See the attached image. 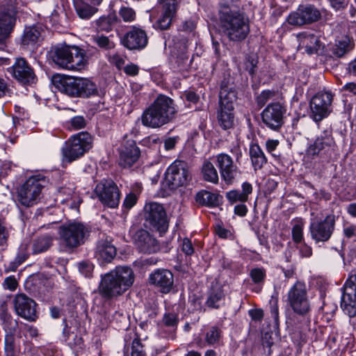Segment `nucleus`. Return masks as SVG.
<instances>
[{
    "label": "nucleus",
    "instance_id": "nucleus-1",
    "mask_svg": "<svg viewBox=\"0 0 356 356\" xmlns=\"http://www.w3.org/2000/svg\"><path fill=\"white\" fill-rule=\"evenodd\" d=\"M219 30L229 41L241 42L250 33V22L243 12L222 3L218 10Z\"/></svg>",
    "mask_w": 356,
    "mask_h": 356
},
{
    "label": "nucleus",
    "instance_id": "nucleus-2",
    "mask_svg": "<svg viewBox=\"0 0 356 356\" xmlns=\"http://www.w3.org/2000/svg\"><path fill=\"white\" fill-rule=\"evenodd\" d=\"M135 275L131 268L118 266L102 276L99 286V294L107 299L115 298L124 294L133 285Z\"/></svg>",
    "mask_w": 356,
    "mask_h": 356
},
{
    "label": "nucleus",
    "instance_id": "nucleus-3",
    "mask_svg": "<svg viewBox=\"0 0 356 356\" xmlns=\"http://www.w3.org/2000/svg\"><path fill=\"white\" fill-rule=\"evenodd\" d=\"M177 113L174 101L164 95H159L143 111L141 122L149 128H159L172 121Z\"/></svg>",
    "mask_w": 356,
    "mask_h": 356
},
{
    "label": "nucleus",
    "instance_id": "nucleus-4",
    "mask_svg": "<svg viewBox=\"0 0 356 356\" xmlns=\"http://www.w3.org/2000/svg\"><path fill=\"white\" fill-rule=\"evenodd\" d=\"M52 60L60 67L81 70L87 63L86 52L77 46H56L51 50Z\"/></svg>",
    "mask_w": 356,
    "mask_h": 356
},
{
    "label": "nucleus",
    "instance_id": "nucleus-5",
    "mask_svg": "<svg viewBox=\"0 0 356 356\" xmlns=\"http://www.w3.org/2000/svg\"><path fill=\"white\" fill-rule=\"evenodd\" d=\"M54 83L58 90L70 97H90L98 94L97 85L88 78L58 77Z\"/></svg>",
    "mask_w": 356,
    "mask_h": 356
},
{
    "label": "nucleus",
    "instance_id": "nucleus-6",
    "mask_svg": "<svg viewBox=\"0 0 356 356\" xmlns=\"http://www.w3.org/2000/svg\"><path fill=\"white\" fill-rule=\"evenodd\" d=\"M48 182V179L41 174L29 177L17 190V202L26 207L38 204L41 200L42 190Z\"/></svg>",
    "mask_w": 356,
    "mask_h": 356
},
{
    "label": "nucleus",
    "instance_id": "nucleus-7",
    "mask_svg": "<svg viewBox=\"0 0 356 356\" xmlns=\"http://www.w3.org/2000/svg\"><path fill=\"white\" fill-rule=\"evenodd\" d=\"M231 152L235 158V161L226 153H220L214 156L221 178L227 184H233L237 175L241 174L237 164L241 163L242 159L241 149L238 145H236L231 149Z\"/></svg>",
    "mask_w": 356,
    "mask_h": 356
},
{
    "label": "nucleus",
    "instance_id": "nucleus-8",
    "mask_svg": "<svg viewBox=\"0 0 356 356\" xmlns=\"http://www.w3.org/2000/svg\"><path fill=\"white\" fill-rule=\"evenodd\" d=\"M92 146V138L88 132H80L72 136L62 147L63 159L71 163L81 156Z\"/></svg>",
    "mask_w": 356,
    "mask_h": 356
},
{
    "label": "nucleus",
    "instance_id": "nucleus-9",
    "mask_svg": "<svg viewBox=\"0 0 356 356\" xmlns=\"http://www.w3.org/2000/svg\"><path fill=\"white\" fill-rule=\"evenodd\" d=\"M287 302L291 309L298 315L305 316L311 310L306 285L301 282H296L289 290Z\"/></svg>",
    "mask_w": 356,
    "mask_h": 356
},
{
    "label": "nucleus",
    "instance_id": "nucleus-10",
    "mask_svg": "<svg viewBox=\"0 0 356 356\" xmlns=\"http://www.w3.org/2000/svg\"><path fill=\"white\" fill-rule=\"evenodd\" d=\"M88 233V227L80 222H71L59 227L58 234L65 247L72 249L83 244Z\"/></svg>",
    "mask_w": 356,
    "mask_h": 356
},
{
    "label": "nucleus",
    "instance_id": "nucleus-11",
    "mask_svg": "<svg viewBox=\"0 0 356 356\" xmlns=\"http://www.w3.org/2000/svg\"><path fill=\"white\" fill-rule=\"evenodd\" d=\"M144 209L146 221L159 233H165L168 228V222L163 205L154 202H149Z\"/></svg>",
    "mask_w": 356,
    "mask_h": 356
},
{
    "label": "nucleus",
    "instance_id": "nucleus-12",
    "mask_svg": "<svg viewBox=\"0 0 356 356\" xmlns=\"http://www.w3.org/2000/svg\"><path fill=\"white\" fill-rule=\"evenodd\" d=\"M335 227V217L327 215L323 220H313L309 225L312 238L316 242H326L333 234Z\"/></svg>",
    "mask_w": 356,
    "mask_h": 356
},
{
    "label": "nucleus",
    "instance_id": "nucleus-13",
    "mask_svg": "<svg viewBox=\"0 0 356 356\" xmlns=\"http://www.w3.org/2000/svg\"><path fill=\"white\" fill-rule=\"evenodd\" d=\"M95 193L99 200L108 207L115 208L120 203V191L112 180H104L97 184Z\"/></svg>",
    "mask_w": 356,
    "mask_h": 356
},
{
    "label": "nucleus",
    "instance_id": "nucleus-14",
    "mask_svg": "<svg viewBox=\"0 0 356 356\" xmlns=\"http://www.w3.org/2000/svg\"><path fill=\"white\" fill-rule=\"evenodd\" d=\"M321 16L320 11L314 6L300 5L296 11L289 15L287 21L291 25L302 26L318 21Z\"/></svg>",
    "mask_w": 356,
    "mask_h": 356
},
{
    "label": "nucleus",
    "instance_id": "nucleus-15",
    "mask_svg": "<svg viewBox=\"0 0 356 356\" xmlns=\"http://www.w3.org/2000/svg\"><path fill=\"white\" fill-rule=\"evenodd\" d=\"M341 307L350 317L356 315V274H351L343 287Z\"/></svg>",
    "mask_w": 356,
    "mask_h": 356
},
{
    "label": "nucleus",
    "instance_id": "nucleus-16",
    "mask_svg": "<svg viewBox=\"0 0 356 356\" xmlns=\"http://www.w3.org/2000/svg\"><path fill=\"white\" fill-rule=\"evenodd\" d=\"M7 70L15 79L24 85L32 84L37 79L32 67L22 57L16 58L13 65Z\"/></svg>",
    "mask_w": 356,
    "mask_h": 356
},
{
    "label": "nucleus",
    "instance_id": "nucleus-17",
    "mask_svg": "<svg viewBox=\"0 0 356 356\" xmlns=\"http://www.w3.org/2000/svg\"><path fill=\"white\" fill-rule=\"evenodd\" d=\"M333 96L330 92H319L314 95L310 102L312 118L319 122L328 115Z\"/></svg>",
    "mask_w": 356,
    "mask_h": 356
},
{
    "label": "nucleus",
    "instance_id": "nucleus-18",
    "mask_svg": "<svg viewBox=\"0 0 356 356\" xmlns=\"http://www.w3.org/2000/svg\"><path fill=\"white\" fill-rule=\"evenodd\" d=\"M166 181L171 189L184 185L188 180V165L182 161H174L167 169Z\"/></svg>",
    "mask_w": 356,
    "mask_h": 356
},
{
    "label": "nucleus",
    "instance_id": "nucleus-19",
    "mask_svg": "<svg viewBox=\"0 0 356 356\" xmlns=\"http://www.w3.org/2000/svg\"><path fill=\"white\" fill-rule=\"evenodd\" d=\"M121 42L129 50L140 51L147 46L148 37L145 30L133 26L123 35Z\"/></svg>",
    "mask_w": 356,
    "mask_h": 356
},
{
    "label": "nucleus",
    "instance_id": "nucleus-20",
    "mask_svg": "<svg viewBox=\"0 0 356 356\" xmlns=\"http://www.w3.org/2000/svg\"><path fill=\"white\" fill-rule=\"evenodd\" d=\"M284 108L280 103H273L261 113V119L266 127L273 130L279 129L283 124Z\"/></svg>",
    "mask_w": 356,
    "mask_h": 356
},
{
    "label": "nucleus",
    "instance_id": "nucleus-21",
    "mask_svg": "<svg viewBox=\"0 0 356 356\" xmlns=\"http://www.w3.org/2000/svg\"><path fill=\"white\" fill-rule=\"evenodd\" d=\"M35 302L24 293L17 294L14 299L15 309L17 315L29 321H35L37 318Z\"/></svg>",
    "mask_w": 356,
    "mask_h": 356
},
{
    "label": "nucleus",
    "instance_id": "nucleus-22",
    "mask_svg": "<svg viewBox=\"0 0 356 356\" xmlns=\"http://www.w3.org/2000/svg\"><path fill=\"white\" fill-rule=\"evenodd\" d=\"M151 285L159 289L163 293H169L172 289L173 274L169 270L159 268L149 274L148 278Z\"/></svg>",
    "mask_w": 356,
    "mask_h": 356
},
{
    "label": "nucleus",
    "instance_id": "nucleus-23",
    "mask_svg": "<svg viewBox=\"0 0 356 356\" xmlns=\"http://www.w3.org/2000/svg\"><path fill=\"white\" fill-rule=\"evenodd\" d=\"M161 7V15L156 21L154 26L159 30H167L175 18L178 7L179 1L168 0L165 3H158Z\"/></svg>",
    "mask_w": 356,
    "mask_h": 356
},
{
    "label": "nucleus",
    "instance_id": "nucleus-24",
    "mask_svg": "<svg viewBox=\"0 0 356 356\" xmlns=\"http://www.w3.org/2000/svg\"><path fill=\"white\" fill-rule=\"evenodd\" d=\"M16 11L13 6L0 8V41L6 39L15 24Z\"/></svg>",
    "mask_w": 356,
    "mask_h": 356
},
{
    "label": "nucleus",
    "instance_id": "nucleus-25",
    "mask_svg": "<svg viewBox=\"0 0 356 356\" xmlns=\"http://www.w3.org/2000/svg\"><path fill=\"white\" fill-rule=\"evenodd\" d=\"M134 241L139 250L144 253H155L160 250L157 240L146 230H138L135 234Z\"/></svg>",
    "mask_w": 356,
    "mask_h": 356
},
{
    "label": "nucleus",
    "instance_id": "nucleus-26",
    "mask_svg": "<svg viewBox=\"0 0 356 356\" xmlns=\"http://www.w3.org/2000/svg\"><path fill=\"white\" fill-rule=\"evenodd\" d=\"M298 39L299 49L303 50L309 55L316 54L322 47L319 36L314 33L309 31L300 33L298 35Z\"/></svg>",
    "mask_w": 356,
    "mask_h": 356
},
{
    "label": "nucleus",
    "instance_id": "nucleus-27",
    "mask_svg": "<svg viewBox=\"0 0 356 356\" xmlns=\"http://www.w3.org/2000/svg\"><path fill=\"white\" fill-rule=\"evenodd\" d=\"M334 145V140L330 130L321 132L314 143L307 148V154L312 156L318 155L323 150H327Z\"/></svg>",
    "mask_w": 356,
    "mask_h": 356
},
{
    "label": "nucleus",
    "instance_id": "nucleus-28",
    "mask_svg": "<svg viewBox=\"0 0 356 356\" xmlns=\"http://www.w3.org/2000/svg\"><path fill=\"white\" fill-rule=\"evenodd\" d=\"M140 155L139 148L134 141L131 140L128 146L122 147L120 154L119 163L123 168H129L138 159Z\"/></svg>",
    "mask_w": 356,
    "mask_h": 356
},
{
    "label": "nucleus",
    "instance_id": "nucleus-29",
    "mask_svg": "<svg viewBox=\"0 0 356 356\" xmlns=\"http://www.w3.org/2000/svg\"><path fill=\"white\" fill-rule=\"evenodd\" d=\"M117 253L115 247L107 240H99L97 242L95 257L99 261L109 263Z\"/></svg>",
    "mask_w": 356,
    "mask_h": 356
},
{
    "label": "nucleus",
    "instance_id": "nucleus-30",
    "mask_svg": "<svg viewBox=\"0 0 356 356\" xmlns=\"http://www.w3.org/2000/svg\"><path fill=\"white\" fill-rule=\"evenodd\" d=\"M44 33L43 26L40 24L26 27L22 36V44L34 46L40 42Z\"/></svg>",
    "mask_w": 356,
    "mask_h": 356
},
{
    "label": "nucleus",
    "instance_id": "nucleus-31",
    "mask_svg": "<svg viewBox=\"0 0 356 356\" xmlns=\"http://www.w3.org/2000/svg\"><path fill=\"white\" fill-rule=\"evenodd\" d=\"M242 190H232L226 193V198L231 204L237 202L244 203L248 200L249 195L252 193V186L249 182H244L241 186Z\"/></svg>",
    "mask_w": 356,
    "mask_h": 356
},
{
    "label": "nucleus",
    "instance_id": "nucleus-32",
    "mask_svg": "<svg viewBox=\"0 0 356 356\" xmlns=\"http://www.w3.org/2000/svg\"><path fill=\"white\" fill-rule=\"evenodd\" d=\"M237 96L236 91L228 86H221L219 94V106L218 108H226L227 110L234 109V104Z\"/></svg>",
    "mask_w": 356,
    "mask_h": 356
},
{
    "label": "nucleus",
    "instance_id": "nucleus-33",
    "mask_svg": "<svg viewBox=\"0 0 356 356\" xmlns=\"http://www.w3.org/2000/svg\"><path fill=\"white\" fill-rule=\"evenodd\" d=\"M354 48V42L348 35H343L336 40L332 47V54L337 57H342Z\"/></svg>",
    "mask_w": 356,
    "mask_h": 356
},
{
    "label": "nucleus",
    "instance_id": "nucleus-34",
    "mask_svg": "<svg viewBox=\"0 0 356 356\" xmlns=\"http://www.w3.org/2000/svg\"><path fill=\"white\" fill-rule=\"evenodd\" d=\"M76 13L79 18L89 19L98 11L97 6L88 3L83 0H76L74 3Z\"/></svg>",
    "mask_w": 356,
    "mask_h": 356
},
{
    "label": "nucleus",
    "instance_id": "nucleus-35",
    "mask_svg": "<svg viewBox=\"0 0 356 356\" xmlns=\"http://www.w3.org/2000/svg\"><path fill=\"white\" fill-rule=\"evenodd\" d=\"M250 157L254 170L261 169L267 162L266 157L263 150L257 143H252L250 145Z\"/></svg>",
    "mask_w": 356,
    "mask_h": 356
},
{
    "label": "nucleus",
    "instance_id": "nucleus-36",
    "mask_svg": "<svg viewBox=\"0 0 356 356\" xmlns=\"http://www.w3.org/2000/svg\"><path fill=\"white\" fill-rule=\"evenodd\" d=\"M195 200L201 205L214 207L220 204L222 196L207 191H202L197 193Z\"/></svg>",
    "mask_w": 356,
    "mask_h": 356
},
{
    "label": "nucleus",
    "instance_id": "nucleus-37",
    "mask_svg": "<svg viewBox=\"0 0 356 356\" xmlns=\"http://www.w3.org/2000/svg\"><path fill=\"white\" fill-rule=\"evenodd\" d=\"M217 119L219 125L225 130L232 129L234 125V109L227 110L218 108L217 111Z\"/></svg>",
    "mask_w": 356,
    "mask_h": 356
},
{
    "label": "nucleus",
    "instance_id": "nucleus-38",
    "mask_svg": "<svg viewBox=\"0 0 356 356\" xmlns=\"http://www.w3.org/2000/svg\"><path fill=\"white\" fill-rule=\"evenodd\" d=\"M54 236L47 234L35 238L32 243L33 252L39 254L47 251L52 245Z\"/></svg>",
    "mask_w": 356,
    "mask_h": 356
},
{
    "label": "nucleus",
    "instance_id": "nucleus-39",
    "mask_svg": "<svg viewBox=\"0 0 356 356\" xmlns=\"http://www.w3.org/2000/svg\"><path fill=\"white\" fill-rule=\"evenodd\" d=\"M225 294L220 288L213 289L209 293L206 305L212 309H218L224 305Z\"/></svg>",
    "mask_w": 356,
    "mask_h": 356
},
{
    "label": "nucleus",
    "instance_id": "nucleus-40",
    "mask_svg": "<svg viewBox=\"0 0 356 356\" xmlns=\"http://www.w3.org/2000/svg\"><path fill=\"white\" fill-rule=\"evenodd\" d=\"M118 22V17L115 13H111L106 16H102L95 22L98 29L104 31H110Z\"/></svg>",
    "mask_w": 356,
    "mask_h": 356
},
{
    "label": "nucleus",
    "instance_id": "nucleus-41",
    "mask_svg": "<svg viewBox=\"0 0 356 356\" xmlns=\"http://www.w3.org/2000/svg\"><path fill=\"white\" fill-rule=\"evenodd\" d=\"M202 173L205 181L213 184L218 182V172L211 162L209 161L204 162L202 167Z\"/></svg>",
    "mask_w": 356,
    "mask_h": 356
},
{
    "label": "nucleus",
    "instance_id": "nucleus-42",
    "mask_svg": "<svg viewBox=\"0 0 356 356\" xmlns=\"http://www.w3.org/2000/svg\"><path fill=\"white\" fill-rule=\"evenodd\" d=\"M63 337L65 341L72 349H80L83 345V339L76 333L68 332L66 328L63 330Z\"/></svg>",
    "mask_w": 356,
    "mask_h": 356
},
{
    "label": "nucleus",
    "instance_id": "nucleus-43",
    "mask_svg": "<svg viewBox=\"0 0 356 356\" xmlns=\"http://www.w3.org/2000/svg\"><path fill=\"white\" fill-rule=\"evenodd\" d=\"M221 337V329L216 325H213L210 327L209 330L207 331L205 334V341L209 346L218 344L220 343Z\"/></svg>",
    "mask_w": 356,
    "mask_h": 356
},
{
    "label": "nucleus",
    "instance_id": "nucleus-44",
    "mask_svg": "<svg viewBox=\"0 0 356 356\" xmlns=\"http://www.w3.org/2000/svg\"><path fill=\"white\" fill-rule=\"evenodd\" d=\"M91 40L94 44L105 50L111 49L115 47V43L108 37L102 34L93 35Z\"/></svg>",
    "mask_w": 356,
    "mask_h": 356
},
{
    "label": "nucleus",
    "instance_id": "nucleus-45",
    "mask_svg": "<svg viewBox=\"0 0 356 356\" xmlns=\"http://www.w3.org/2000/svg\"><path fill=\"white\" fill-rule=\"evenodd\" d=\"M250 277L255 284L263 283L266 277V270L262 268H255L250 270Z\"/></svg>",
    "mask_w": 356,
    "mask_h": 356
},
{
    "label": "nucleus",
    "instance_id": "nucleus-46",
    "mask_svg": "<svg viewBox=\"0 0 356 356\" xmlns=\"http://www.w3.org/2000/svg\"><path fill=\"white\" fill-rule=\"evenodd\" d=\"M131 356H147L144 346L138 339H135L131 343Z\"/></svg>",
    "mask_w": 356,
    "mask_h": 356
},
{
    "label": "nucleus",
    "instance_id": "nucleus-47",
    "mask_svg": "<svg viewBox=\"0 0 356 356\" xmlns=\"http://www.w3.org/2000/svg\"><path fill=\"white\" fill-rule=\"evenodd\" d=\"M119 15L126 22H133L136 18L135 11L129 7H122L119 11Z\"/></svg>",
    "mask_w": 356,
    "mask_h": 356
},
{
    "label": "nucleus",
    "instance_id": "nucleus-48",
    "mask_svg": "<svg viewBox=\"0 0 356 356\" xmlns=\"http://www.w3.org/2000/svg\"><path fill=\"white\" fill-rule=\"evenodd\" d=\"M5 352L7 356H14L15 353V344L12 334H7L5 338Z\"/></svg>",
    "mask_w": 356,
    "mask_h": 356
},
{
    "label": "nucleus",
    "instance_id": "nucleus-49",
    "mask_svg": "<svg viewBox=\"0 0 356 356\" xmlns=\"http://www.w3.org/2000/svg\"><path fill=\"white\" fill-rule=\"evenodd\" d=\"M292 238L294 243H300L303 240V226L296 224L292 228Z\"/></svg>",
    "mask_w": 356,
    "mask_h": 356
},
{
    "label": "nucleus",
    "instance_id": "nucleus-50",
    "mask_svg": "<svg viewBox=\"0 0 356 356\" xmlns=\"http://www.w3.org/2000/svg\"><path fill=\"white\" fill-rule=\"evenodd\" d=\"M93 269L94 266L90 262L83 261L79 264V272L86 277L92 276Z\"/></svg>",
    "mask_w": 356,
    "mask_h": 356
},
{
    "label": "nucleus",
    "instance_id": "nucleus-51",
    "mask_svg": "<svg viewBox=\"0 0 356 356\" xmlns=\"http://www.w3.org/2000/svg\"><path fill=\"white\" fill-rule=\"evenodd\" d=\"M9 237V232L3 221L0 218V246H5L7 245V241Z\"/></svg>",
    "mask_w": 356,
    "mask_h": 356
},
{
    "label": "nucleus",
    "instance_id": "nucleus-52",
    "mask_svg": "<svg viewBox=\"0 0 356 356\" xmlns=\"http://www.w3.org/2000/svg\"><path fill=\"white\" fill-rule=\"evenodd\" d=\"M274 95L271 90H264L257 97V102L259 106H264Z\"/></svg>",
    "mask_w": 356,
    "mask_h": 356
},
{
    "label": "nucleus",
    "instance_id": "nucleus-53",
    "mask_svg": "<svg viewBox=\"0 0 356 356\" xmlns=\"http://www.w3.org/2000/svg\"><path fill=\"white\" fill-rule=\"evenodd\" d=\"M163 323L168 327H174L178 323L177 316L175 313L165 314L163 318Z\"/></svg>",
    "mask_w": 356,
    "mask_h": 356
},
{
    "label": "nucleus",
    "instance_id": "nucleus-54",
    "mask_svg": "<svg viewBox=\"0 0 356 356\" xmlns=\"http://www.w3.org/2000/svg\"><path fill=\"white\" fill-rule=\"evenodd\" d=\"M3 285L5 289L14 291L16 290L18 283L15 276L12 275L4 280Z\"/></svg>",
    "mask_w": 356,
    "mask_h": 356
},
{
    "label": "nucleus",
    "instance_id": "nucleus-55",
    "mask_svg": "<svg viewBox=\"0 0 356 356\" xmlns=\"http://www.w3.org/2000/svg\"><path fill=\"white\" fill-rule=\"evenodd\" d=\"M257 60L254 56H248L246 58L245 68L251 75L255 73V67L257 66Z\"/></svg>",
    "mask_w": 356,
    "mask_h": 356
},
{
    "label": "nucleus",
    "instance_id": "nucleus-56",
    "mask_svg": "<svg viewBox=\"0 0 356 356\" xmlns=\"http://www.w3.org/2000/svg\"><path fill=\"white\" fill-rule=\"evenodd\" d=\"M71 124L74 129H81L86 127V121L83 116H75L71 119Z\"/></svg>",
    "mask_w": 356,
    "mask_h": 356
},
{
    "label": "nucleus",
    "instance_id": "nucleus-57",
    "mask_svg": "<svg viewBox=\"0 0 356 356\" xmlns=\"http://www.w3.org/2000/svg\"><path fill=\"white\" fill-rule=\"evenodd\" d=\"M179 138V136L169 137L164 140V148L165 150L169 151L175 147Z\"/></svg>",
    "mask_w": 356,
    "mask_h": 356
},
{
    "label": "nucleus",
    "instance_id": "nucleus-58",
    "mask_svg": "<svg viewBox=\"0 0 356 356\" xmlns=\"http://www.w3.org/2000/svg\"><path fill=\"white\" fill-rule=\"evenodd\" d=\"M124 72L129 76H136L139 72V67L134 63H130L124 67Z\"/></svg>",
    "mask_w": 356,
    "mask_h": 356
},
{
    "label": "nucleus",
    "instance_id": "nucleus-59",
    "mask_svg": "<svg viewBox=\"0 0 356 356\" xmlns=\"http://www.w3.org/2000/svg\"><path fill=\"white\" fill-rule=\"evenodd\" d=\"M182 251L186 254V255H191L194 252V248L193 247L191 241L187 238H184L182 241V247H181Z\"/></svg>",
    "mask_w": 356,
    "mask_h": 356
},
{
    "label": "nucleus",
    "instance_id": "nucleus-60",
    "mask_svg": "<svg viewBox=\"0 0 356 356\" xmlns=\"http://www.w3.org/2000/svg\"><path fill=\"white\" fill-rule=\"evenodd\" d=\"M136 195L133 193H130L126 196L123 204L127 209H131L133 206L136 204Z\"/></svg>",
    "mask_w": 356,
    "mask_h": 356
},
{
    "label": "nucleus",
    "instance_id": "nucleus-61",
    "mask_svg": "<svg viewBox=\"0 0 356 356\" xmlns=\"http://www.w3.org/2000/svg\"><path fill=\"white\" fill-rule=\"evenodd\" d=\"M111 60L119 70L122 69L125 63V58L118 54L113 55L111 58Z\"/></svg>",
    "mask_w": 356,
    "mask_h": 356
},
{
    "label": "nucleus",
    "instance_id": "nucleus-62",
    "mask_svg": "<svg viewBox=\"0 0 356 356\" xmlns=\"http://www.w3.org/2000/svg\"><path fill=\"white\" fill-rule=\"evenodd\" d=\"M298 248L299 249L300 254L302 257H309L312 254V248L305 243L300 244Z\"/></svg>",
    "mask_w": 356,
    "mask_h": 356
},
{
    "label": "nucleus",
    "instance_id": "nucleus-63",
    "mask_svg": "<svg viewBox=\"0 0 356 356\" xmlns=\"http://www.w3.org/2000/svg\"><path fill=\"white\" fill-rule=\"evenodd\" d=\"M274 341L272 337V334L266 332L262 337V345L264 347L270 348L273 345Z\"/></svg>",
    "mask_w": 356,
    "mask_h": 356
},
{
    "label": "nucleus",
    "instance_id": "nucleus-64",
    "mask_svg": "<svg viewBox=\"0 0 356 356\" xmlns=\"http://www.w3.org/2000/svg\"><path fill=\"white\" fill-rule=\"evenodd\" d=\"M343 234L348 238H350L356 236V225H350L343 228Z\"/></svg>",
    "mask_w": 356,
    "mask_h": 356
}]
</instances>
